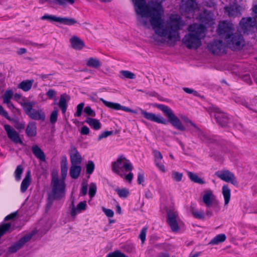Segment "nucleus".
Listing matches in <instances>:
<instances>
[{
  "instance_id": "f257e3e1",
  "label": "nucleus",
  "mask_w": 257,
  "mask_h": 257,
  "mask_svg": "<svg viewBox=\"0 0 257 257\" xmlns=\"http://www.w3.org/2000/svg\"><path fill=\"white\" fill-rule=\"evenodd\" d=\"M156 107L163 112L168 120H166L161 114L148 112L143 109H141V113L146 119L149 120L163 124H166L169 122L174 127L179 131H184L186 130V128L181 121L170 107L162 104H157Z\"/></svg>"
},
{
  "instance_id": "f03ea898",
  "label": "nucleus",
  "mask_w": 257,
  "mask_h": 257,
  "mask_svg": "<svg viewBox=\"0 0 257 257\" xmlns=\"http://www.w3.org/2000/svg\"><path fill=\"white\" fill-rule=\"evenodd\" d=\"M182 15L187 18H195L206 25L213 24L212 14L207 11H204L202 14H199V10L195 0H182L180 6Z\"/></svg>"
},
{
  "instance_id": "7ed1b4c3",
  "label": "nucleus",
  "mask_w": 257,
  "mask_h": 257,
  "mask_svg": "<svg viewBox=\"0 0 257 257\" xmlns=\"http://www.w3.org/2000/svg\"><path fill=\"white\" fill-rule=\"evenodd\" d=\"M68 168H61L62 179H59L58 175H53L51 186L52 191L48 195L47 207H50L53 200L60 199L65 194V183L64 180L67 176Z\"/></svg>"
},
{
  "instance_id": "20e7f679",
  "label": "nucleus",
  "mask_w": 257,
  "mask_h": 257,
  "mask_svg": "<svg viewBox=\"0 0 257 257\" xmlns=\"http://www.w3.org/2000/svg\"><path fill=\"white\" fill-rule=\"evenodd\" d=\"M191 33L186 35L183 43L188 48H197L200 46V40L205 35V27L202 24H193L189 27Z\"/></svg>"
},
{
  "instance_id": "39448f33",
  "label": "nucleus",
  "mask_w": 257,
  "mask_h": 257,
  "mask_svg": "<svg viewBox=\"0 0 257 257\" xmlns=\"http://www.w3.org/2000/svg\"><path fill=\"white\" fill-rule=\"evenodd\" d=\"M218 33L223 35L225 39H231V44L235 46H244V41L241 35L238 34H232L231 25L226 22H220L217 29Z\"/></svg>"
},
{
  "instance_id": "423d86ee",
  "label": "nucleus",
  "mask_w": 257,
  "mask_h": 257,
  "mask_svg": "<svg viewBox=\"0 0 257 257\" xmlns=\"http://www.w3.org/2000/svg\"><path fill=\"white\" fill-rule=\"evenodd\" d=\"M25 113L31 119L37 120L44 121L46 115L43 110L37 107V108H33V106L36 104L34 101H29L26 98H23L22 100L20 102Z\"/></svg>"
},
{
  "instance_id": "0eeeda50",
  "label": "nucleus",
  "mask_w": 257,
  "mask_h": 257,
  "mask_svg": "<svg viewBox=\"0 0 257 257\" xmlns=\"http://www.w3.org/2000/svg\"><path fill=\"white\" fill-rule=\"evenodd\" d=\"M111 169L113 172L123 178L126 172L132 171L133 166L125 157L120 156L116 161L111 163Z\"/></svg>"
},
{
  "instance_id": "6e6552de",
  "label": "nucleus",
  "mask_w": 257,
  "mask_h": 257,
  "mask_svg": "<svg viewBox=\"0 0 257 257\" xmlns=\"http://www.w3.org/2000/svg\"><path fill=\"white\" fill-rule=\"evenodd\" d=\"M202 201L207 208L212 207L216 212H218L220 210L219 202L216 199L213 191L210 189L204 191L202 195Z\"/></svg>"
},
{
  "instance_id": "1a4fd4ad",
  "label": "nucleus",
  "mask_w": 257,
  "mask_h": 257,
  "mask_svg": "<svg viewBox=\"0 0 257 257\" xmlns=\"http://www.w3.org/2000/svg\"><path fill=\"white\" fill-rule=\"evenodd\" d=\"M213 110L214 112L215 119L218 124L222 127L228 126L231 120L229 116L217 107H213Z\"/></svg>"
},
{
  "instance_id": "9d476101",
  "label": "nucleus",
  "mask_w": 257,
  "mask_h": 257,
  "mask_svg": "<svg viewBox=\"0 0 257 257\" xmlns=\"http://www.w3.org/2000/svg\"><path fill=\"white\" fill-rule=\"evenodd\" d=\"M41 19L43 20H48L50 22H56L68 26L73 25L77 23V22L72 18L59 17L47 14L43 16Z\"/></svg>"
},
{
  "instance_id": "9b49d317",
  "label": "nucleus",
  "mask_w": 257,
  "mask_h": 257,
  "mask_svg": "<svg viewBox=\"0 0 257 257\" xmlns=\"http://www.w3.org/2000/svg\"><path fill=\"white\" fill-rule=\"evenodd\" d=\"M241 32L248 33L253 31L256 27V22L254 18L251 17L243 18L239 23Z\"/></svg>"
},
{
  "instance_id": "f8f14e48",
  "label": "nucleus",
  "mask_w": 257,
  "mask_h": 257,
  "mask_svg": "<svg viewBox=\"0 0 257 257\" xmlns=\"http://www.w3.org/2000/svg\"><path fill=\"white\" fill-rule=\"evenodd\" d=\"M215 175L221 180L230 183L234 185L237 184V182L234 174L229 170H219L215 172Z\"/></svg>"
},
{
  "instance_id": "ddd939ff",
  "label": "nucleus",
  "mask_w": 257,
  "mask_h": 257,
  "mask_svg": "<svg viewBox=\"0 0 257 257\" xmlns=\"http://www.w3.org/2000/svg\"><path fill=\"white\" fill-rule=\"evenodd\" d=\"M179 219L178 214L177 212L169 210L167 212V222L173 232L179 230L177 221Z\"/></svg>"
},
{
  "instance_id": "4468645a",
  "label": "nucleus",
  "mask_w": 257,
  "mask_h": 257,
  "mask_svg": "<svg viewBox=\"0 0 257 257\" xmlns=\"http://www.w3.org/2000/svg\"><path fill=\"white\" fill-rule=\"evenodd\" d=\"M32 236L33 234L30 233L22 237L15 244L9 247L8 249L9 252L11 253L16 252L32 238Z\"/></svg>"
},
{
  "instance_id": "2eb2a0df",
  "label": "nucleus",
  "mask_w": 257,
  "mask_h": 257,
  "mask_svg": "<svg viewBox=\"0 0 257 257\" xmlns=\"http://www.w3.org/2000/svg\"><path fill=\"white\" fill-rule=\"evenodd\" d=\"M4 128L7 132L8 138L16 144H23L19 134L9 124H5Z\"/></svg>"
},
{
  "instance_id": "dca6fc26",
  "label": "nucleus",
  "mask_w": 257,
  "mask_h": 257,
  "mask_svg": "<svg viewBox=\"0 0 257 257\" xmlns=\"http://www.w3.org/2000/svg\"><path fill=\"white\" fill-rule=\"evenodd\" d=\"M100 100L107 107L112 108L114 110H122L126 112H134V111L132 109L124 106H122L120 104L117 103H114L112 102L107 101L104 99L101 98Z\"/></svg>"
},
{
  "instance_id": "f3484780",
  "label": "nucleus",
  "mask_w": 257,
  "mask_h": 257,
  "mask_svg": "<svg viewBox=\"0 0 257 257\" xmlns=\"http://www.w3.org/2000/svg\"><path fill=\"white\" fill-rule=\"evenodd\" d=\"M167 24L166 27H181L184 25L180 16L178 15H171Z\"/></svg>"
},
{
  "instance_id": "a211bd4d",
  "label": "nucleus",
  "mask_w": 257,
  "mask_h": 257,
  "mask_svg": "<svg viewBox=\"0 0 257 257\" xmlns=\"http://www.w3.org/2000/svg\"><path fill=\"white\" fill-rule=\"evenodd\" d=\"M225 10L230 17H234L240 15V12L242 11V8L235 4L225 7Z\"/></svg>"
},
{
  "instance_id": "6ab92c4d",
  "label": "nucleus",
  "mask_w": 257,
  "mask_h": 257,
  "mask_svg": "<svg viewBox=\"0 0 257 257\" xmlns=\"http://www.w3.org/2000/svg\"><path fill=\"white\" fill-rule=\"evenodd\" d=\"M70 99V97L66 93L61 95L58 102V106L63 114H65L68 107L67 102Z\"/></svg>"
},
{
  "instance_id": "aec40b11",
  "label": "nucleus",
  "mask_w": 257,
  "mask_h": 257,
  "mask_svg": "<svg viewBox=\"0 0 257 257\" xmlns=\"http://www.w3.org/2000/svg\"><path fill=\"white\" fill-rule=\"evenodd\" d=\"M46 2L51 5H57L64 7L67 4L73 5L75 0H39V3L41 4H44Z\"/></svg>"
},
{
  "instance_id": "412c9836",
  "label": "nucleus",
  "mask_w": 257,
  "mask_h": 257,
  "mask_svg": "<svg viewBox=\"0 0 257 257\" xmlns=\"http://www.w3.org/2000/svg\"><path fill=\"white\" fill-rule=\"evenodd\" d=\"M82 161L81 155L78 151L74 148L73 152L70 155V162L71 165H79Z\"/></svg>"
},
{
  "instance_id": "4be33fe9",
  "label": "nucleus",
  "mask_w": 257,
  "mask_h": 257,
  "mask_svg": "<svg viewBox=\"0 0 257 257\" xmlns=\"http://www.w3.org/2000/svg\"><path fill=\"white\" fill-rule=\"evenodd\" d=\"M31 181V172L30 170L28 171L26 173V176L22 182L21 185V191L24 193L28 189L30 185Z\"/></svg>"
},
{
  "instance_id": "5701e85b",
  "label": "nucleus",
  "mask_w": 257,
  "mask_h": 257,
  "mask_svg": "<svg viewBox=\"0 0 257 257\" xmlns=\"http://www.w3.org/2000/svg\"><path fill=\"white\" fill-rule=\"evenodd\" d=\"M70 42L72 47L74 48H82L85 47L83 41L76 36H72L70 39Z\"/></svg>"
},
{
  "instance_id": "b1692460",
  "label": "nucleus",
  "mask_w": 257,
  "mask_h": 257,
  "mask_svg": "<svg viewBox=\"0 0 257 257\" xmlns=\"http://www.w3.org/2000/svg\"><path fill=\"white\" fill-rule=\"evenodd\" d=\"M82 168L80 165H71L69 170L70 177L73 179H77L80 176Z\"/></svg>"
},
{
  "instance_id": "393cba45",
  "label": "nucleus",
  "mask_w": 257,
  "mask_h": 257,
  "mask_svg": "<svg viewBox=\"0 0 257 257\" xmlns=\"http://www.w3.org/2000/svg\"><path fill=\"white\" fill-rule=\"evenodd\" d=\"M34 82V79L24 80L18 84V88L24 91H28L31 89Z\"/></svg>"
},
{
  "instance_id": "a878e982",
  "label": "nucleus",
  "mask_w": 257,
  "mask_h": 257,
  "mask_svg": "<svg viewBox=\"0 0 257 257\" xmlns=\"http://www.w3.org/2000/svg\"><path fill=\"white\" fill-rule=\"evenodd\" d=\"M32 151L37 158L42 161H45L46 157L44 153L37 145H34L32 147Z\"/></svg>"
},
{
  "instance_id": "bb28decb",
  "label": "nucleus",
  "mask_w": 257,
  "mask_h": 257,
  "mask_svg": "<svg viewBox=\"0 0 257 257\" xmlns=\"http://www.w3.org/2000/svg\"><path fill=\"white\" fill-rule=\"evenodd\" d=\"M26 133L29 137H35L37 134V126L35 122H30L26 128Z\"/></svg>"
},
{
  "instance_id": "cd10ccee",
  "label": "nucleus",
  "mask_w": 257,
  "mask_h": 257,
  "mask_svg": "<svg viewBox=\"0 0 257 257\" xmlns=\"http://www.w3.org/2000/svg\"><path fill=\"white\" fill-rule=\"evenodd\" d=\"M73 207L71 210V215L72 217H75L76 214L82 210H85L86 207V203L85 201L80 202L77 206L76 208H75L72 202Z\"/></svg>"
},
{
  "instance_id": "c85d7f7f",
  "label": "nucleus",
  "mask_w": 257,
  "mask_h": 257,
  "mask_svg": "<svg viewBox=\"0 0 257 257\" xmlns=\"http://www.w3.org/2000/svg\"><path fill=\"white\" fill-rule=\"evenodd\" d=\"M190 211L195 218L200 220L205 219V213L203 210H198L195 207L191 206Z\"/></svg>"
},
{
  "instance_id": "c756f323",
  "label": "nucleus",
  "mask_w": 257,
  "mask_h": 257,
  "mask_svg": "<svg viewBox=\"0 0 257 257\" xmlns=\"http://www.w3.org/2000/svg\"><path fill=\"white\" fill-rule=\"evenodd\" d=\"M222 194L224 199V205H227L230 199V189L228 185H224L222 187Z\"/></svg>"
},
{
  "instance_id": "7c9ffc66",
  "label": "nucleus",
  "mask_w": 257,
  "mask_h": 257,
  "mask_svg": "<svg viewBox=\"0 0 257 257\" xmlns=\"http://www.w3.org/2000/svg\"><path fill=\"white\" fill-rule=\"evenodd\" d=\"M86 65L90 67L98 68L101 66V63L98 59L91 57L87 60Z\"/></svg>"
},
{
  "instance_id": "2f4dec72",
  "label": "nucleus",
  "mask_w": 257,
  "mask_h": 257,
  "mask_svg": "<svg viewBox=\"0 0 257 257\" xmlns=\"http://www.w3.org/2000/svg\"><path fill=\"white\" fill-rule=\"evenodd\" d=\"M86 122L93 128L95 130H99L101 128V123L98 120L95 118L88 117Z\"/></svg>"
},
{
  "instance_id": "473e14b6",
  "label": "nucleus",
  "mask_w": 257,
  "mask_h": 257,
  "mask_svg": "<svg viewBox=\"0 0 257 257\" xmlns=\"http://www.w3.org/2000/svg\"><path fill=\"white\" fill-rule=\"evenodd\" d=\"M226 239L224 234H219L215 236L209 242V244L215 245L223 242Z\"/></svg>"
},
{
  "instance_id": "72a5a7b5",
  "label": "nucleus",
  "mask_w": 257,
  "mask_h": 257,
  "mask_svg": "<svg viewBox=\"0 0 257 257\" xmlns=\"http://www.w3.org/2000/svg\"><path fill=\"white\" fill-rule=\"evenodd\" d=\"M188 176L190 179L195 183H197L200 184H203L205 183V181L199 177L195 173L189 172L188 173Z\"/></svg>"
},
{
  "instance_id": "f704fd0d",
  "label": "nucleus",
  "mask_w": 257,
  "mask_h": 257,
  "mask_svg": "<svg viewBox=\"0 0 257 257\" xmlns=\"http://www.w3.org/2000/svg\"><path fill=\"white\" fill-rule=\"evenodd\" d=\"M115 191L117 192L118 195L120 198H125L129 195V190L126 188H117L115 189Z\"/></svg>"
},
{
  "instance_id": "c9c22d12",
  "label": "nucleus",
  "mask_w": 257,
  "mask_h": 257,
  "mask_svg": "<svg viewBox=\"0 0 257 257\" xmlns=\"http://www.w3.org/2000/svg\"><path fill=\"white\" fill-rule=\"evenodd\" d=\"M189 123L192 126V128H190L191 133L195 136H198L201 133V130L197 126V125L191 120H189Z\"/></svg>"
},
{
  "instance_id": "e433bc0d",
  "label": "nucleus",
  "mask_w": 257,
  "mask_h": 257,
  "mask_svg": "<svg viewBox=\"0 0 257 257\" xmlns=\"http://www.w3.org/2000/svg\"><path fill=\"white\" fill-rule=\"evenodd\" d=\"M24 168L22 165H18L15 171V177L17 181H20L23 172Z\"/></svg>"
},
{
  "instance_id": "4c0bfd02",
  "label": "nucleus",
  "mask_w": 257,
  "mask_h": 257,
  "mask_svg": "<svg viewBox=\"0 0 257 257\" xmlns=\"http://www.w3.org/2000/svg\"><path fill=\"white\" fill-rule=\"evenodd\" d=\"M120 73L122 75V78H125L131 79H133L136 78V75L129 71L122 70L121 71Z\"/></svg>"
},
{
  "instance_id": "58836bf2",
  "label": "nucleus",
  "mask_w": 257,
  "mask_h": 257,
  "mask_svg": "<svg viewBox=\"0 0 257 257\" xmlns=\"http://www.w3.org/2000/svg\"><path fill=\"white\" fill-rule=\"evenodd\" d=\"M209 53L214 55L222 56L227 53L226 49H208Z\"/></svg>"
},
{
  "instance_id": "ea45409f",
  "label": "nucleus",
  "mask_w": 257,
  "mask_h": 257,
  "mask_svg": "<svg viewBox=\"0 0 257 257\" xmlns=\"http://www.w3.org/2000/svg\"><path fill=\"white\" fill-rule=\"evenodd\" d=\"M106 257H128L124 253L119 250H115L112 252L109 253Z\"/></svg>"
},
{
  "instance_id": "a19ab883",
  "label": "nucleus",
  "mask_w": 257,
  "mask_h": 257,
  "mask_svg": "<svg viewBox=\"0 0 257 257\" xmlns=\"http://www.w3.org/2000/svg\"><path fill=\"white\" fill-rule=\"evenodd\" d=\"M198 137L199 138L202 142L205 143H210L211 142V139L208 136L203 133L202 131H201V133H200L198 136Z\"/></svg>"
},
{
  "instance_id": "79ce46f5",
  "label": "nucleus",
  "mask_w": 257,
  "mask_h": 257,
  "mask_svg": "<svg viewBox=\"0 0 257 257\" xmlns=\"http://www.w3.org/2000/svg\"><path fill=\"white\" fill-rule=\"evenodd\" d=\"M95 165L92 161H89L86 165V173L88 174H91L94 170Z\"/></svg>"
},
{
  "instance_id": "37998d69",
  "label": "nucleus",
  "mask_w": 257,
  "mask_h": 257,
  "mask_svg": "<svg viewBox=\"0 0 257 257\" xmlns=\"http://www.w3.org/2000/svg\"><path fill=\"white\" fill-rule=\"evenodd\" d=\"M96 186L94 183H91L89 189V195L90 198L93 197L96 193Z\"/></svg>"
},
{
  "instance_id": "c03bdc74",
  "label": "nucleus",
  "mask_w": 257,
  "mask_h": 257,
  "mask_svg": "<svg viewBox=\"0 0 257 257\" xmlns=\"http://www.w3.org/2000/svg\"><path fill=\"white\" fill-rule=\"evenodd\" d=\"M58 111L54 110L51 113L50 121L51 123L54 124L57 120Z\"/></svg>"
},
{
  "instance_id": "a18cd8bd",
  "label": "nucleus",
  "mask_w": 257,
  "mask_h": 257,
  "mask_svg": "<svg viewBox=\"0 0 257 257\" xmlns=\"http://www.w3.org/2000/svg\"><path fill=\"white\" fill-rule=\"evenodd\" d=\"M84 103L82 102L79 104L77 106V111L74 114V116L79 117L81 115L82 110L83 109Z\"/></svg>"
},
{
  "instance_id": "49530a36",
  "label": "nucleus",
  "mask_w": 257,
  "mask_h": 257,
  "mask_svg": "<svg viewBox=\"0 0 257 257\" xmlns=\"http://www.w3.org/2000/svg\"><path fill=\"white\" fill-rule=\"evenodd\" d=\"M147 227H144L139 235V237L141 240L142 243H144L146 240V233L147 232Z\"/></svg>"
},
{
  "instance_id": "de8ad7c7",
  "label": "nucleus",
  "mask_w": 257,
  "mask_h": 257,
  "mask_svg": "<svg viewBox=\"0 0 257 257\" xmlns=\"http://www.w3.org/2000/svg\"><path fill=\"white\" fill-rule=\"evenodd\" d=\"M172 176L175 181L180 182L182 180L183 174L181 173L173 172H172Z\"/></svg>"
},
{
  "instance_id": "09e8293b",
  "label": "nucleus",
  "mask_w": 257,
  "mask_h": 257,
  "mask_svg": "<svg viewBox=\"0 0 257 257\" xmlns=\"http://www.w3.org/2000/svg\"><path fill=\"white\" fill-rule=\"evenodd\" d=\"M113 132L112 131H105V132L102 133L98 136V141H100L101 140H102V139H103L104 138H106L107 137L112 135L113 134Z\"/></svg>"
},
{
  "instance_id": "8fccbe9b",
  "label": "nucleus",
  "mask_w": 257,
  "mask_h": 257,
  "mask_svg": "<svg viewBox=\"0 0 257 257\" xmlns=\"http://www.w3.org/2000/svg\"><path fill=\"white\" fill-rule=\"evenodd\" d=\"M84 111L85 113H86L88 115L94 117L95 116V112L94 110L92 109V108L89 106H87L84 108Z\"/></svg>"
},
{
  "instance_id": "3c124183",
  "label": "nucleus",
  "mask_w": 257,
  "mask_h": 257,
  "mask_svg": "<svg viewBox=\"0 0 257 257\" xmlns=\"http://www.w3.org/2000/svg\"><path fill=\"white\" fill-rule=\"evenodd\" d=\"M81 188L80 190V195L82 196L85 195L87 192V183L83 182L81 184Z\"/></svg>"
},
{
  "instance_id": "603ef678",
  "label": "nucleus",
  "mask_w": 257,
  "mask_h": 257,
  "mask_svg": "<svg viewBox=\"0 0 257 257\" xmlns=\"http://www.w3.org/2000/svg\"><path fill=\"white\" fill-rule=\"evenodd\" d=\"M14 93L13 90L11 89H8L5 91L3 97V98L11 99Z\"/></svg>"
},
{
  "instance_id": "864d4df0",
  "label": "nucleus",
  "mask_w": 257,
  "mask_h": 257,
  "mask_svg": "<svg viewBox=\"0 0 257 257\" xmlns=\"http://www.w3.org/2000/svg\"><path fill=\"white\" fill-rule=\"evenodd\" d=\"M155 164L158 168L162 172H165L166 169L164 165L162 163V160L155 161Z\"/></svg>"
},
{
  "instance_id": "5fc2aeb1",
  "label": "nucleus",
  "mask_w": 257,
  "mask_h": 257,
  "mask_svg": "<svg viewBox=\"0 0 257 257\" xmlns=\"http://www.w3.org/2000/svg\"><path fill=\"white\" fill-rule=\"evenodd\" d=\"M61 168H68L67 159L65 156H63L61 158Z\"/></svg>"
},
{
  "instance_id": "6e6d98bb",
  "label": "nucleus",
  "mask_w": 257,
  "mask_h": 257,
  "mask_svg": "<svg viewBox=\"0 0 257 257\" xmlns=\"http://www.w3.org/2000/svg\"><path fill=\"white\" fill-rule=\"evenodd\" d=\"M137 182L139 184H142L144 182V174L142 170L138 173Z\"/></svg>"
},
{
  "instance_id": "4d7b16f0",
  "label": "nucleus",
  "mask_w": 257,
  "mask_h": 257,
  "mask_svg": "<svg viewBox=\"0 0 257 257\" xmlns=\"http://www.w3.org/2000/svg\"><path fill=\"white\" fill-rule=\"evenodd\" d=\"M102 211L107 217H112L113 216L114 212L111 209H106L103 207Z\"/></svg>"
},
{
  "instance_id": "13d9d810",
  "label": "nucleus",
  "mask_w": 257,
  "mask_h": 257,
  "mask_svg": "<svg viewBox=\"0 0 257 257\" xmlns=\"http://www.w3.org/2000/svg\"><path fill=\"white\" fill-rule=\"evenodd\" d=\"M155 158V161L162 160L163 156L160 152L155 150L153 152Z\"/></svg>"
},
{
  "instance_id": "bf43d9fd",
  "label": "nucleus",
  "mask_w": 257,
  "mask_h": 257,
  "mask_svg": "<svg viewBox=\"0 0 257 257\" xmlns=\"http://www.w3.org/2000/svg\"><path fill=\"white\" fill-rule=\"evenodd\" d=\"M183 90L188 94H193L194 96H197L198 95V92L194 90L193 89H191L187 87H184L183 88Z\"/></svg>"
},
{
  "instance_id": "052dcab7",
  "label": "nucleus",
  "mask_w": 257,
  "mask_h": 257,
  "mask_svg": "<svg viewBox=\"0 0 257 257\" xmlns=\"http://www.w3.org/2000/svg\"><path fill=\"white\" fill-rule=\"evenodd\" d=\"M0 114L6 117L8 120H11V118L8 115V112L4 109L3 107L0 105Z\"/></svg>"
},
{
  "instance_id": "680f3d73",
  "label": "nucleus",
  "mask_w": 257,
  "mask_h": 257,
  "mask_svg": "<svg viewBox=\"0 0 257 257\" xmlns=\"http://www.w3.org/2000/svg\"><path fill=\"white\" fill-rule=\"evenodd\" d=\"M242 79L243 81L245 82L247 84L251 85L252 81L249 74H245L242 77Z\"/></svg>"
},
{
  "instance_id": "e2e57ef3",
  "label": "nucleus",
  "mask_w": 257,
  "mask_h": 257,
  "mask_svg": "<svg viewBox=\"0 0 257 257\" xmlns=\"http://www.w3.org/2000/svg\"><path fill=\"white\" fill-rule=\"evenodd\" d=\"M46 95L50 99L53 98L56 95V92L53 89H49L46 93Z\"/></svg>"
},
{
  "instance_id": "0e129e2a",
  "label": "nucleus",
  "mask_w": 257,
  "mask_h": 257,
  "mask_svg": "<svg viewBox=\"0 0 257 257\" xmlns=\"http://www.w3.org/2000/svg\"><path fill=\"white\" fill-rule=\"evenodd\" d=\"M133 174L132 172H130V173L127 175H125L123 178L129 183H131L133 180Z\"/></svg>"
},
{
  "instance_id": "69168bd1",
  "label": "nucleus",
  "mask_w": 257,
  "mask_h": 257,
  "mask_svg": "<svg viewBox=\"0 0 257 257\" xmlns=\"http://www.w3.org/2000/svg\"><path fill=\"white\" fill-rule=\"evenodd\" d=\"M17 215V212H15L7 215L5 218V220H9L14 219Z\"/></svg>"
},
{
  "instance_id": "338daca9",
  "label": "nucleus",
  "mask_w": 257,
  "mask_h": 257,
  "mask_svg": "<svg viewBox=\"0 0 257 257\" xmlns=\"http://www.w3.org/2000/svg\"><path fill=\"white\" fill-rule=\"evenodd\" d=\"M7 106L10 109H11L14 112H18L19 111V109L15 107L14 105L13 104L12 102L8 104Z\"/></svg>"
},
{
  "instance_id": "774afa93",
  "label": "nucleus",
  "mask_w": 257,
  "mask_h": 257,
  "mask_svg": "<svg viewBox=\"0 0 257 257\" xmlns=\"http://www.w3.org/2000/svg\"><path fill=\"white\" fill-rule=\"evenodd\" d=\"M89 133V129L86 126H83L81 128V133L82 135H88Z\"/></svg>"
}]
</instances>
